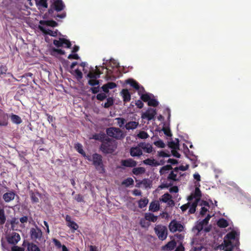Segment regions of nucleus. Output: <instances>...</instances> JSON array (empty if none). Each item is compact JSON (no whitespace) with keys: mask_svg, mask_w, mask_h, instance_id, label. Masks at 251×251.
I'll return each mask as SVG.
<instances>
[{"mask_svg":"<svg viewBox=\"0 0 251 251\" xmlns=\"http://www.w3.org/2000/svg\"><path fill=\"white\" fill-rule=\"evenodd\" d=\"M193 195L195 197V200L199 199V202L201 200V193L200 189H199V188L198 187H197L195 188V190L194 193H193Z\"/></svg>","mask_w":251,"mask_h":251,"instance_id":"37998d69","label":"nucleus"},{"mask_svg":"<svg viewBox=\"0 0 251 251\" xmlns=\"http://www.w3.org/2000/svg\"><path fill=\"white\" fill-rule=\"evenodd\" d=\"M75 149L81 154L85 159L86 158L88 155L86 154L84 150H83V147L80 143H77L75 145Z\"/></svg>","mask_w":251,"mask_h":251,"instance_id":"b1692460","label":"nucleus"},{"mask_svg":"<svg viewBox=\"0 0 251 251\" xmlns=\"http://www.w3.org/2000/svg\"><path fill=\"white\" fill-rule=\"evenodd\" d=\"M141 149L143 150L147 153H151L152 151V146L149 143H146L145 142H140L138 144Z\"/></svg>","mask_w":251,"mask_h":251,"instance_id":"4468645a","label":"nucleus"},{"mask_svg":"<svg viewBox=\"0 0 251 251\" xmlns=\"http://www.w3.org/2000/svg\"><path fill=\"white\" fill-rule=\"evenodd\" d=\"M67 225L68 227L73 230V232H74L75 231L77 230L78 228V225L73 221H71L69 223H67Z\"/></svg>","mask_w":251,"mask_h":251,"instance_id":"4c0bfd02","label":"nucleus"},{"mask_svg":"<svg viewBox=\"0 0 251 251\" xmlns=\"http://www.w3.org/2000/svg\"><path fill=\"white\" fill-rule=\"evenodd\" d=\"M12 251H25L23 248L18 247L17 246H14L11 248Z\"/></svg>","mask_w":251,"mask_h":251,"instance_id":"774afa93","label":"nucleus"},{"mask_svg":"<svg viewBox=\"0 0 251 251\" xmlns=\"http://www.w3.org/2000/svg\"><path fill=\"white\" fill-rule=\"evenodd\" d=\"M143 163L151 166H157L160 164L154 159L147 158L143 161Z\"/></svg>","mask_w":251,"mask_h":251,"instance_id":"a878e982","label":"nucleus"},{"mask_svg":"<svg viewBox=\"0 0 251 251\" xmlns=\"http://www.w3.org/2000/svg\"><path fill=\"white\" fill-rule=\"evenodd\" d=\"M21 237L19 233L13 232L11 235L7 237V241L9 244L16 245L20 240Z\"/></svg>","mask_w":251,"mask_h":251,"instance_id":"9b49d317","label":"nucleus"},{"mask_svg":"<svg viewBox=\"0 0 251 251\" xmlns=\"http://www.w3.org/2000/svg\"><path fill=\"white\" fill-rule=\"evenodd\" d=\"M140 183H142V184L145 187H148L150 186V181L148 179H144L142 181H140Z\"/></svg>","mask_w":251,"mask_h":251,"instance_id":"338daca9","label":"nucleus"},{"mask_svg":"<svg viewBox=\"0 0 251 251\" xmlns=\"http://www.w3.org/2000/svg\"><path fill=\"white\" fill-rule=\"evenodd\" d=\"M211 218V216L210 215H208L203 220H202L201 222L204 226L206 225Z\"/></svg>","mask_w":251,"mask_h":251,"instance_id":"0e129e2a","label":"nucleus"},{"mask_svg":"<svg viewBox=\"0 0 251 251\" xmlns=\"http://www.w3.org/2000/svg\"><path fill=\"white\" fill-rule=\"evenodd\" d=\"M176 245V241L173 240L169 241L165 246L162 247V250L163 251H172L175 249Z\"/></svg>","mask_w":251,"mask_h":251,"instance_id":"a211bd4d","label":"nucleus"},{"mask_svg":"<svg viewBox=\"0 0 251 251\" xmlns=\"http://www.w3.org/2000/svg\"><path fill=\"white\" fill-rule=\"evenodd\" d=\"M237 235L235 231H232L225 236L224 240V251H232L234 248L238 249L239 241L236 238Z\"/></svg>","mask_w":251,"mask_h":251,"instance_id":"f257e3e1","label":"nucleus"},{"mask_svg":"<svg viewBox=\"0 0 251 251\" xmlns=\"http://www.w3.org/2000/svg\"><path fill=\"white\" fill-rule=\"evenodd\" d=\"M145 218L146 220H148V222H155L158 219L157 216H155L153 214L151 213H145Z\"/></svg>","mask_w":251,"mask_h":251,"instance_id":"393cba45","label":"nucleus"},{"mask_svg":"<svg viewBox=\"0 0 251 251\" xmlns=\"http://www.w3.org/2000/svg\"><path fill=\"white\" fill-rule=\"evenodd\" d=\"M15 198V193L13 192H7L3 195V199L5 202H9L14 200Z\"/></svg>","mask_w":251,"mask_h":251,"instance_id":"4be33fe9","label":"nucleus"},{"mask_svg":"<svg viewBox=\"0 0 251 251\" xmlns=\"http://www.w3.org/2000/svg\"><path fill=\"white\" fill-rule=\"evenodd\" d=\"M63 41H65L69 43V46L70 45V41L66 39L65 38H60L58 40H54L53 41V44L57 47H61L63 46Z\"/></svg>","mask_w":251,"mask_h":251,"instance_id":"c756f323","label":"nucleus"},{"mask_svg":"<svg viewBox=\"0 0 251 251\" xmlns=\"http://www.w3.org/2000/svg\"><path fill=\"white\" fill-rule=\"evenodd\" d=\"M107 137L106 136V135L103 133H96L93 135L92 138L96 140L100 141L101 142V143L106 139Z\"/></svg>","mask_w":251,"mask_h":251,"instance_id":"5701e85b","label":"nucleus"},{"mask_svg":"<svg viewBox=\"0 0 251 251\" xmlns=\"http://www.w3.org/2000/svg\"><path fill=\"white\" fill-rule=\"evenodd\" d=\"M65 5L62 0H53L52 3L50 5V8L48 10V13L51 17L57 19V18L63 19L66 16V13L63 12L62 13L54 14V11L57 12L63 10L65 8Z\"/></svg>","mask_w":251,"mask_h":251,"instance_id":"f03ea898","label":"nucleus"},{"mask_svg":"<svg viewBox=\"0 0 251 251\" xmlns=\"http://www.w3.org/2000/svg\"><path fill=\"white\" fill-rule=\"evenodd\" d=\"M101 74V73L100 71L99 70H96L95 71H90L87 74V77L90 79H97L100 77Z\"/></svg>","mask_w":251,"mask_h":251,"instance_id":"6ab92c4d","label":"nucleus"},{"mask_svg":"<svg viewBox=\"0 0 251 251\" xmlns=\"http://www.w3.org/2000/svg\"><path fill=\"white\" fill-rule=\"evenodd\" d=\"M169 230L172 232H181L184 230L183 226L176 220H172L169 225Z\"/></svg>","mask_w":251,"mask_h":251,"instance_id":"1a4fd4ad","label":"nucleus"},{"mask_svg":"<svg viewBox=\"0 0 251 251\" xmlns=\"http://www.w3.org/2000/svg\"><path fill=\"white\" fill-rule=\"evenodd\" d=\"M159 209V204L158 201H152L149 206V210L152 212H156Z\"/></svg>","mask_w":251,"mask_h":251,"instance_id":"cd10ccee","label":"nucleus"},{"mask_svg":"<svg viewBox=\"0 0 251 251\" xmlns=\"http://www.w3.org/2000/svg\"><path fill=\"white\" fill-rule=\"evenodd\" d=\"M107 135L117 140H122L125 137V134L123 131L118 127H111L106 129Z\"/></svg>","mask_w":251,"mask_h":251,"instance_id":"39448f33","label":"nucleus"},{"mask_svg":"<svg viewBox=\"0 0 251 251\" xmlns=\"http://www.w3.org/2000/svg\"><path fill=\"white\" fill-rule=\"evenodd\" d=\"M29 233L31 239L33 241L41 242L44 240L43 232L41 229L37 226L35 228H31Z\"/></svg>","mask_w":251,"mask_h":251,"instance_id":"6e6552de","label":"nucleus"},{"mask_svg":"<svg viewBox=\"0 0 251 251\" xmlns=\"http://www.w3.org/2000/svg\"><path fill=\"white\" fill-rule=\"evenodd\" d=\"M116 120L117 121L118 124L121 127H122L126 123L125 119L123 118H118Z\"/></svg>","mask_w":251,"mask_h":251,"instance_id":"6e6d98bb","label":"nucleus"},{"mask_svg":"<svg viewBox=\"0 0 251 251\" xmlns=\"http://www.w3.org/2000/svg\"><path fill=\"white\" fill-rule=\"evenodd\" d=\"M121 164L126 167H134L136 166L137 162L132 159L129 158L122 160Z\"/></svg>","mask_w":251,"mask_h":251,"instance_id":"dca6fc26","label":"nucleus"},{"mask_svg":"<svg viewBox=\"0 0 251 251\" xmlns=\"http://www.w3.org/2000/svg\"><path fill=\"white\" fill-rule=\"evenodd\" d=\"M39 28L40 30L42 31L44 34L46 35H49L51 36L56 37L57 35V30L53 31L50 29H46L44 27L39 26Z\"/></svg>","mask_w":251,"mask_h":251,"instance_id":"412c9836","label":"nucleus"},{"mask_svg":"<svg viewBox=\"0 0 251 251\" xmlns=\"http://www.w3.org/2000/svg\"><path fill=\"white\" fill-rule=\"evenodd\" d=\"M11 121L16 124H20L22 122V120L18 115L12 114L11 116Z\"/></svg>","mask_w":251,"mask_h":251,"instance_id":"72a5a7b5","label":"nucleus"},{"mask_svg":"<svg viewBox=\"0 0 251 251\" xmlns=\"http://www.w3.org/2000/svg\"><path fill=\"white\" fill-rule=\"evenodd\" d=\"M158 155L159 157H167L170 156V154L165 152L163 151L158 152Z\"/></svg>","mask_w":251,"mask_h":251,"instance_id":"e2e57ef3","label":"nucleus"},{"mask_svg":"<svg viewBox=\"0 0 251 251\" xmlns=\"http://www.w3.org/2000/svg\"><path fill=\"white\" fill-rule=\"evenodd\" d=\"M102 159V155L97 153L93 154L92 156L88 155L86 158L92 162L93 165L100 174H104L105 172Z\"/></svg>","mask_w":251,"mask_h":251,"instance_id":"7ed1b4c3","label":"nucleus"},{"mask_svg":"<svg viewBox=\"0 0 251 251\" xmlns=\"http://www.w3.org/2000/svg\"><path fill=\"white\" fill-rule=\"evenodd\" d=\"M138 125V122L135 121H130L126 124L125 127L127 130L134 129L137 127Z\"/></svg>","mask_w":251,"mask_h":251,"instance_id":"c85d7f7f","label":"nucleus"},{"mask_svg":"<svg viewBox=\"0 0 251 251\" xmlns=\"http://www.w3.org/2000/svg\"><path fill=\"white\" fill-rule=\"evenodd\" d=\"M75 199L77 201V202H83L84 201V199L83 197L81 194H77L76 195L75 197Z\"/></svg>","mask_w":251,"mask_h":251,"instance_id":"052dcab7","label":"nucleus"},{"mask_svg":"<svg viewBox=\"0 0 251 251\" xmlns=\"http://www.w3.org/2000/svg\"><path fill=\"white\" fill-rule=\"evenodd\" d=\"M100 83L99 80L97 79H90L88 81V84L91 86L98 85Z\"/></svg>","mask_w":251,"mask_h":251,"instance_id":"3c124183","label":"nucleus"},{"mask_svg":"<svg viewBox=\"0 0 251 251\" xmlns=\"http://www.w3.org/2000/svg\"><path fill=\"white\" fill-rule=\"evenodd\" d=\"M121 94L123 96V101L125 102H128L130 101L131 99V95L127 89H123L121 91Z\"/></svg>","mask_w":251,"mask_h":251,"instance_id":"aec40b11","label":"nucleus"},{"mask_svg":"<svg viewBox=\"0 0 251 251\" xmlns=\"http://www.w3.org/2000/svg\"><path fill=\"white\" fill-rule=\"evenodd\" d=\"M126 83L130 84L131 86L136 90H138V93L139 95H140L141 92L145 91L144 87L143 86L140 87L139 83L133 79H128L126 80Z\"/></svg>","mask_w":251,"mask_h":251,"instance_id":"f8f14e48","label":"nucleus"},{"mask_svg":"<svg viewBox=\"0 0 251 251\" xmlns=\"http://www.w3.org/2000/svg\"><path fill=\"white\" fill-rule=\"evenodd\" d=\"M217 225L220 227L225 228L228 226V223L226 219L221 218L217 222Z\"/></svg>","mask_w":251,"mask_h":251,"instance_id":"473e14b6","label":"nucleus"},{"mask_svg":"<svg viewBox=\"0 0 251 251\" xmlns=\"http://www.w3.org/2000/svg\"><path fill=\"white\" fill-rule=\"evenodd\" d=\"M176 140H177L176 142H175L174 141L169 142L168 144V147L172 149V150L178 149L179 146V141H178V139H176Z\"/></svg>","mask_w":251,"mask_h":251,"instance_id":"e433bc0d","label":"nucleus"},{"mask_svg":"<svg viewBox=\"0 0 251 251\" xmlns=\"http://www.w3.org/2000/svg\"><path fill=\"white\" fill-rule=\"evenodd\" d=\"M149 202V200L147 198L141 199L138 201V206L140 208H143L147 206Z\"/></svg>","mask_w":251,"mask_h":251,"instance_id":"ea45409f","label":"nucleus"},{"mask_svg":"<svg viewBox=\"0 0 251 251\" xmlns=\"http://www.w3.org/2000/svg\"><path fill=\"white\" fill-rule=\"evenodd\" d=\"M37 4L38 5L45 8H47L48 6L47 0H39L38 2H37Z\"/></svg>","mask_w":251,"mask_h":251,"instance_id":"09e8293b","label":"nucleus"},{"mask_svg":"<svg viewBox=\"0 0 251 251\" xmlns=\"http://www.w3.org/2000/svg\"><path fill=\"white\" fill-rule=\"evenodd\" d=\"M40 24L51 27H55L58 25L57 23L53 20L40 21Z\"/></svg>","mask_w":251,"mask_h":251,"instance_id":"bb28decb","label":"nucleus"},{"mask_svg":"<svg viewBox=\"0 0 251 251\" xmlns=\"http://www.w3.org/2000/svg\"><path fill=\"white\" fill-rule=\"evenodd\" d=\"M159 104L158 101L154 99H150L148 102V104L150 106L156 107Z\"/></svg>","mask_w":251,"mask_h":251,"instance_id":"de8ad7c7","label":"nucleus"},{"mask_svg":"<svg viewBox=\"0 0 251 251\" xmlns=\"http://www.w3.org/2000/svg\"><path fill=\"white\" fill-rule=\"evenodd\" d=\"M199 203V199H196L192 203L189 209V214H194L196 212V207Z\"/></svg>","mask_w":251,"mask_h":251,"instance_id":"2f4dec72","label":"nucleus"},{"mask_svg":"<svg viewBox=\"0 0 251 251\" xmlns=\"http://www.w3.org/2000/svg\"><path fill=\"white\" fill-rule=\"evenodd\" d=\"M148 220H146L145 218H142L140 220V226L142 227H148L150 225V224L149 222L147 221Z\"/></svg>","mask_w":251,"mask_h":251,"instance_id":"a18cd8bd","label":"nucleus"},{"mask_svg":"<svg viewBox=\"0 0 251 251\" xmlns=\"http://www.w3.org/2000/svg\"><path fill=\"white\" fill-rule=\"evenodd\" d=\"M7 70V67L5 66L1 65L0 67V76L3 74H5Z\"/></svg>","mask_w":251,"mask_h":251,"instance_id":"680f3d73","label":"nucleus"},{"mask_svg":"<svg viewBox=\"0 0 251 251\" xmlns=\"http://www.w3.org/2000/svg\"><path fill=\"white\" fill-rule=\"evenodd\" d=\"M151 95H152V94H150L149 93H146L144 94H142L141 95V99L142 101L144 102H148L151 99Z\"/></svg>","mask_w":251,"mask_h":251,"instance_id":"49530a36","label":"nucleus"},{"mask_svg":"<svg viewBox=\"0 0 251 251\" xmlns=\"http://www.w3.org/2000/svg\"><path fill=\"white\" fill-rule=\"evenodd\" d=\"M171 195L167 193L162 196L161 198L160 199V201L163 202H167L169 201V202H171L172 203H174V202L173 200H171Z\"/></svg>","mask_w":251,"mask_h":251,"instance_id":"7c9ffc66","label":"nucleus"},{"mask_svg":"<svg viewBox=\"0 0 251 251\" xmlns=\"http://www.w3.org/2000/svg\"><path fill=\"white\" fill-rule=\"evenodd\" d=\"M162 130L164 132V133L168 137H172V134L171 133V130L169 127H163L162 128Z\"/></svg>","mask_w":251,"mask_h":251,"instance_id":"8fccbe9b","label":"nucleus"},{"mask_svg":"<svg viewBox=\"0 0 251 251\" xmlns=\"http://www.w3.org/2000/svg\"><path fill=\"white\" fill-rule=\"evenodd\" d=\"M108 89H112L115 87H116L117 85L115 82H109L106 83Z\"/></svg>","mask_w":251,"mask_h":251,"instance_id":"69168bd1","label":"nucleus"},{"mask_svg":"<svg viewBox=\"0 0 251 251\" xmlns=\"http://www.w3.org/2000/svg\"><path fill=\"white\" fill-rule=\"evenodd\" d=\"M116 148V142L108 137L103 141L100 148V150L105 154L113 153Z\"/></svg>","mask_w":251,"mask_h":251,"instance_id":"20e7f679","label":"nucleus"},{"mask_svg":"<svg viewBox=\"0 0 251 251\" xmlns=\"http://www.w3.org/2000/svg\"><path fill=\"white\" fill-rule=\"evenodd\" d=\"M172 169H173V167L171 165H167L166 166L162 167L160 169V170L159 171V173L161 175H162L164 174H165L166 171L171 170Z\"/></svg>","mask_w":251,"mask_h":251,"instance_id":"79ce46f5","label":"nucleus"},{"mask_svg":"<svg viewBox=\"0 0 251 251\" xmlns=\"http://www.w3.org/2000/svg\"><path fill=\"white\" fill-rule=\"evenodd\" d=\"M130 154L132 157L140 156L142 155L143 152L140 147L138 145L136 147H131L130 148Z\"/></svg>","mask_w":251,"mask_h":251,"instance_id":"ddd939ff","label":"nucleus"},{"mask_svg":"<svg viewBox=\"0 0 251 251\" xmlns=\"http://www.w3.org/2000/svg\"><path fill=\"white\" fill-rule=\"evenodd\" d=\"M133 179L131 177H128L122 181V185H124L126 187H128L130 185H133Z\"/></svg>","mask_w":251,"mask_h":251,"instance_id":"c9c22d12","label":"nucleus"},{"mask_svg":"<svg viewBox=\"0 0 251 251\" xmlns=\"http://www.w3.org/2000/svg\"><path fill=\"white\" fill-rule=\"evenodd\" d=\"M72 75H73L75 78L78 80H80L83 77V74L82 72L78 69H77L74 71L72 72H71Z\"/></svg>","mask_w":251,"mask_h":251,"instance_id":"f704fd0d","label":"nucleus"},{"mask_svg":"<svg viewBox=\"0 0 251 251\" xmlns=\"http://www.w3.org/2000/svg\"><path fill=\"white\" fill-rule=\"evenodd\" d=\"M203 226L204 225L200 222L194 227V229H195L199 232L202 230Z\"/></svg>","mask_w":251,"mask_h":251,"instance_id":"4d7b16f0","label":"nucleus"},{"mask_svg":"<svg viewBox=\"0 0 251 251\" xmlns=\"http://www.w3.org/2000/svg\"><path fill=\"white\" fill-rule=\"evenodd\" d=\"M138 137L141 139H146L149 137V135L146 132L141 131L138 133Z\"/></svg>","mask_w":251,"mask_h":251,"instance_id":"603ef678","label":"nucleus"},{"mask_svg":"<svg viewBox=\"0 0 251 251\" xmlns=\"http://www.w3.org/2000/svg\"><path fill=\"white\" fill-rule=\"evenodd\" d=\"M154 230L160 240L163 241L166 239L168 235V230L166 226L157 225L155 226Z\"/></svg>","mask_w":251,"mask_h":251,"instance_id":"0eeeda50","label":"nucleus"},{"mask_svg":"<svg viewBox=\"0 0 251 251\" xmlns=\"http://www.w3.org/2000/svg\"><path fill=\"white\" fill-rule=\"evenodd\" d=\"M154 144L157 147L161 148H164L165 147L164 143L161 140H159L154 142Z\"/></svg>","mask_w":251,"mask_h":251,"instance_id":"5fc2aeb1","label":"nucleus"},{"mask_svg":"<svg viewBox=\"0 0 251 251\" xmlns=\"http://www.w3.org/2000/svg\"><path fill=\"white\" fill-rule=\"evenodd\" d=\"M52 242L54 243V245L57 248L60 249V248H62L63 245H61V242L57 239L54 238L52 239Z\"/></svg>","mask_w":251,"mask_h":251,"instance_id":"bf43d9fd","label":"nucleus"},{"mask_svg":"<svg viewBox=\"0 0 251 251\" xmlns=\"http://www.w3.org/2000/svg\"><path fill=\"white\" fill-rule=\"evenodd\" d=\"M114 104V100L112 98H108L107 99V101L104 104V107L108 108Z\"/></svg>","mask_w":251,"mask_h":251,"instance_id":"c03bdc74","label":"nucleus"},{"mask_svg":"<svg viewBox=\"0 0 251 251\" xmlns=\"http://www.w3.org/2000/svg\"><path fill=\"white\" fill-rule=\"evenodd\" d=\"M7 124V114L0 109V126H6Z\"/></svg>","mask_w":251,"mask_h":251,"instance_id":"f3484780","label":"nucleus"},{"mask_svg":"<svg viewBox=\"0 0 251 251\" xmlns=\"http://www.w3.org/2000/svg\"><path fill=\"white\" fill-rule=\"evenodd\" d=\"M167 180L169 182H164L161 184L159 187L161 189L168 188L173 185L174 181H179L180 178L177 177V174L175 173L174 171H171L167 176Z\"/></svg>","mask_w":251,"mask_h":251,"instance_id":"423d86ee","label":"nucleus"},{"mask_svg":"<svg viewBox=\"0 0 251 251\" xmlns=\"http://www.w3.org/2000/svg\"><path fill=\"white\" fill-rule=\"evenodd\" d=\"M6 221V217L5 216L3 209H0V225H3Z\"/></svg>","mask_w":251,"mask_h":251,"instance_id":"a19ab883","label":"nucleus"},{"mask_svg":"<svg viewBox=\"0 0 251 251\" xmlns=\"http://www.w3.org/2000/svg\"><path fill=\"white\" fill-rule=\"evenodd\" d=\"M156 114V110L150 108H149L145 112L142 114L141 118L144 119H146L148 121H151L154 118Z\"/></svg>","mask_w":251,"mask_h":251,"instance_id":"9d476101","label":"nucleus"},{"mask_svg":"<svg viewBox=\"0 0 251 251\" xmlns=\"http://www.w3.org/2000/svg\"><path fill=\"white\" fill-rule=\"evenodd\" d=\"M107 97L105 93H100L97 94L96 96V98L98 100H99L100 101H102L104 99H105Z\"/></svg>","mask_w":251,"mask_h":251,"instance_id":"864d4df0","label":"nucleus"},{"mask_svg":"<svg viewBox=\"0 0 251 251\" xmlns=\"http://www.w3.org/2000/svg\"><path fill=\"white\" fill-rule=\"evenodd\" d=\"M23 245L27 247L28 251H41L39 248L33 243L24 241Z\"/></svg>","mask_w":251,"mask_h":251,"instance_id":"2eb2a0df","label":"nucleus"},{"mask_svg":"<svg viewBox=\"0 0 251 251\" xmlns=\"http://www.w3.org/2000/svg\"><path fill=\"white\" fill-rule=\"evenodd\" d=\"M145 172V169L143 167H137L134 168L132 170V173L135 175H138L140 174H142L144 173Z\"/></svg>","mask_w":251,"mask_h":251,"instance_id":"58836bf2","label":"nucleus"},{"mask_svg":"<svg viewBox=\"0 0 251 251\" xmlns=\"http://www.w3.org/2000/svg\"><path fill=\"white\" fill-rule=\"evenodd\" d=\"M30 197L32 202L36 203L39 201V199L34 193L32 192L30 194Z\"/></svg>","mask_w":251,"mask_h":251,"instance_id":"13d9d810","label":"nucleus"}]
</instances>
